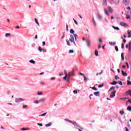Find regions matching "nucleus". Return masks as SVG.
<instances>
[{
	"label": "nucleus",
	"instance_id": "412c9836",
	"mask_svg": "<svg viewBox=\"0 0 131 131\" xmlns=\"http://www.w3.org/2000/svg\"><path fill=\"white\" fill-rule=\"evenodd\" d=\"M121 59L122 61H124V56L123 55V53H121Z\"/></svg>",
	"mask_w": 131,
	"mask_h": 131
},
{
	"label": "nucleus",
	"instance_id": "338daca9",
	"mask_svg": "<svg viewBox=\"0 0 131 131\" xmlns=\"http://www.w3.org/2000/svg\"><path fill=\"white\" fill-rule=\"evenodd\" d=\"M126 18H127V19H130V16L129 15H127Z\"/></svg>",
	"mask_w": 131,
	"mask_h": 131
},
{
	"label": "nucleus",
	"instance_id": "0eeeda50",
	"mask_svg": "<svg viewBox=\"0 0 131 131\" xmlns=\"http://www.w3.org/2000/svg\"><path fill=\"white\" fill-rule=\"evenodd\" d=\"M95 96H96V97H99L100 96V92H96L94 93Z\"/></svg>",
	"mask_w": 131,
	"mask_h": 131
},
{
	"label": "nucleus",
	"instance_id": "393cba45",
	"mask_svg": "<svg viewBox=\"0 0 131 131\" xmlns=\"http://www.w3.org/2000/svg\"><path fill=\"white\" fill-rule=\"evenodd\" d=\"M64 120L66 121H68V122H70V123H71V122H72V121H71L70 120H69L68 119H65Z\"/></svg>",
	"mask_w": 131,
	"mask_h": 131
},
{
	"label": "nucleus",
	"instance_id": "de8ad7c7",
	"mask_svg": "<svg viewBox=\"0 0 131 131\" xmlns=\"http://www.w3.org/2000/svg\"><path fill=\"white\" fill-rule=\"evenodd\" d=\"M98 17L99 18V19H100V20H101L102 19L101 16L99 14L98 15Z\"/></svg>",
	"mask_w": 131,
	"mask_h": 131
},
{
	"label": "nucleus",
	"instance_id": "f704fd0d",
	"mask_svg": "<svg viewBox=\"0 0 131 131\" xmlns=\"http://www.w3.org/2000/svg\"><path fill=\"white\" fill-rule=\"evenodd\" d=\"M128 38L131 37V31L128 32Z\"/></svg>",
	"mask_w": 131,
	"mask_h": 131
},
{
	"label": "nucleus",
	"instance_id": "4be33fe9",
	"mask_svg": "<svg viewBox=\"0 0 131 131\" xmlns=\"http://www.w3.org/2000/svg\"><path fill=\"white\" fill-rule=\"evenodd\" d=\"M109 43L111 45V46H115V45H116V42L113 43L112 42H109Z\"/></svg>",
	"mask_w": 131,
	"mask_h": 131
},
{
	"label": "nucleus",
	"instance_id": "ddd939ff",
	"mask_svg": "<svg viewBox=\"0 0 131 131\" xmlns=\"http://www.w3.org/2000/svg\"><path fill=\"white\" fill-rule=\"evenodd\" d=\"M71 123H72V124H73V125H75V126H77V123L76 122H71Z\"/></svg>",
	"mask_w": 131,
	"mask_h": 131
},
{
	"label": "nucleus",
	"instance_id": "e433bc0d",
	"mask_svg": "<svg viewBox=\"0 0 131 131\" xmlns=\"http://www.w3.org/2000/svg\"><path fill=\"white\" fill-rule=\"evenodd\" d=\"M93 23H94V25H95V26H96V21H95V18H93Z\"/></svg>",
	"mask_w": 131,
	"mask_h": 131
},
{
	"label": "nucleus",
	"instance_id": "f8f14e48",
	"mask_svg": "<svg viewBox=\"0 0 131 131\" xmlns=\"http://www.w3.org/2000/svg\"><path fill=\"white\" fill-rule=\"evenodd\" d=\"M69 73H71V76H74V71L72 70L71 72H69Z\"/></svg>",
	"mask_w": 131,
	"mask_h": 131
},
{
	"label": "nucleus",
	"instance_id": "c03bdc74",
	"mask_svg": "<svg viewBox=\"0 0 131 131\" xmlns=\"http://www.w3.org/2000/svg\"><path fill=\"white\" fill-rule=\"evenodd\" d=\"M34 103H35V104H38V103H39V101L35 100L34 101Z\"/></svg>",
	"mask_w": 131,
	"mask_h": 131
},
{
	"label": "nucleus",
	"instance_id": "7c9ffc66",
	"mask_svg": "<svg viewBox=\"0 0 131 131\" xmlns=\"http://www.w3.org/2000/svg\"><path fill=\"white\" fill-rule=\"evenodd\" d=\"M20 129H21V130H27L28 129H29V128H21Z\"/></svg>",
	"mask_w": 131,
	"mask_h": 131
},
{
	"label": "nucleus",
	"instance_id": "052dcab7",
	"mask_svg": "<svg viewBox=\"0 0 131 131\" xmlns=\"http://www.w3.org/2000/svg\"><path fill=\"white\" fill-rule=\"evenodd\" d=\"M126 65H127V68L128 69L129 68V66H128V63L126 62Z\"/></svg>",
	"mask_w": 131,
	"mask_h": 131
},
{
	"label": "nucleus",
	"instance_id": "5fc2aeb1",
	"mask_svg": "<svg viewBox=\"0 0 131 131\" xmlns=\"http://www.w3.org/2000/svg\"><path fill=\"white\" fill-rule=\"evenodd\" d=\"M74 37H75V40H76V37H77V35H76V34H74Z\"/></svg>",
	"mask_w": 131,
	"mask_h": 131
},
{
	"label": "nucleus",
	"instance_id": "f257e3e1",
	"mask_svg": "<svg viewBox=\"0 0 131 131\" xmlns=\"http://www.w3.org/2000/svg\"><path fill=\"white\" fill-rule=\"evenodd\" d=\"M71 38H70L69 40L71 41V42H73V43L75 45V46H76V44L75 43V41H74V37L72 35H70Z\"/></svg>",
	"mask_w": 131,
	"mask_h": 131
},
{
	"label": "nucleus",
	"instance_id": "49530a36",
	"mask_svg": "<svg viewBox=\"0 0 131 131\" xmlns=\"http://www.w3.org/2000/svg\"><path fill=\"white\" fill-rule=\"evenodd\" d=\"M37 94H38V95L39 96V95H42V92H38V93H37Z\"/></svg>",
	"mask_w": 131,
	"mask_h": 131
},
{
	"label": "nucleus",
	"instance_id": "6e6d98bb",
	"mask_svg": "<svg viewBox=\"0 0 131 131\" xmlns=\"http://www.w3.org/2000/svg\"><path fill=\"white\" fill-rule=\"evenodd\" d=\"M63 79L64 80H66L67 79V74L66 75L65 77H63Z\"/></svg>",
	"mask_w": 131,
	"mask_h": 131
},
{
	"label": "nucleus",
	"instance_id": "680f3d73",
	"mask_svg": "<svg viewBox=\"0 0 131 131\" xmlns=\"http://www.w3.org/2000/svg\"><path fill=\"white\" fill-rule=\"evenodd\" d=\"M99 42H103V40L101 38L99 39Z\"/></svg>",
	"mask_w": 131,
	"mask_h": 131
},
{
	"label": "nucleus",
	"instance_id": "774afa93",
	"mask_svg": "<svg viewBox=\"0 0 131 131\" xmlns=\"http://www.w3.org/2000/svg\"><path fill=\"white\" fill-rule=\"evenodd\" d=\"M127 10H130V7L128 6L126 8Z\"/></svg>",
	"mask_w": 131,
	"mask_h": 131
},
{
	"label": "nucleus",
	"instance_id": "5701e85b",
	"mask_svg": "<svg viewBox=\"0 0 131 131\" xmlns=\"http://www.w3.org/2000/svg\"><path fill=\"white\" fill-rule=\"evenodd\" d=\"M30 63H31L32 64H35V61L33 60H31L29 61Z\"/></svg>",
	"mask_w": 131,
	"mask_h": 131
},
{
	"label": "nucleus",
	"instance_id": "bb28decb",
	"mask_svg": "<svg viewBox=\"0 0 131 131\" xmlns=\"http://www.w3.org/2000/svg\"><path fill=\"white\" fill-rule=\"evenodd\" d=\"M70 32V33H72V34H73L74 33V30H73V29H71Z\"/></svg>",
	"mask_w": 131,
	"mask_h": 131
},
{
	"label": "nucleus",
	"instance_id": "7ed1b4c3",
	"mask_svg": "<svg viewBox=\"0 0 131 131\" xmlns=\"http://www.w3.org/2000/svg\"><path fill=\"white\" fill-rule=\"evenodd\" d=\"M116 94V91H113L110 94V98H114L115 94Z\"/></svg>",
	"mask_w": 131,
	"mask_h": 131
},
{
	"label": "nucleus",
	"instance_id": "dca6fc26",
	"mask_svg": "<svg viewBox=\"0 0 131 131\" xmlns=\"http://www.w3.org/2000/svg\"><path fill=\"white\" fill-rule=\"evenodd\" d=\"M118 83L117 82L114 81L113 82L111 83V84H112L113 85H115V84H117Z\"/></svg>",
	"mask_w": 131,
	"mask_h": 131
},
{
	"label": "nucleus",
	"instance_id": "a211bd4d",
	"mask_svg": "<svg viewBox=\"0 0 131 131\" xmlns=\"http://www.w3.org/2000/svg\"><path fill=\"white\" fill-rule=\"evenodd\" d=\"M34 20H35V23L37 24V25H38V26H39V23L37 21V19H36V18H35Z\"/></svg>",
	"mask_w": 131,
	"mask_h": 131
},
{
	"label": "nucleus",
	"instance_id": "20e7f679",
	"mask_svg": "<svg viewBox=\"0 0 131 131\" xmlns=\"http://www.w3.org/2000/svg\"><path fill=\"white\" fill-rule=\"evenodd\" d=\"M123 2L125 6H128L129 5V0H123Z\"/></svg>",
	"mask_w": 131,
	"mask_h": 131
},
{
	"label": "nucleus",
	"instance_id": "6e6552de",
	"mask_svg": "<svg viewBox=\"0 0 131 131\" xmlns=\"http://www.w3.org/2000/svg\"><path fill=\"white\" fill-rule=\"evenodd\" d=\"M87 46L90 48L91 47V41L90 40H88L87 41Z\"/></svg>",
	"mask_w": 131,
	"mask_h": 131
},
{
	"label": "nucleus",
	"instance_id": "f03ea898",
	"mask_svg": "<svg viewBox=\"0 0 131 131\" xmlns=\"http://www.w3.org/2000/svg\"><path fill=\"white\" fill-rule=\"evenodd\" d=\"M23 101H25V99L23 98H20L15 99L16 103H20V102H22Z\"/></svg>",
	"mask_w": 131,
	"mask_h": 131
},
{
	"label": "nucleus",
	"instance_id": "a19ab883",
	"mask_svg": "<svg viewBox=\"0 0 131 131\" xmlns=\"http://www.w3.org/2000/svg\"><path fill=\"white\" fill-rule=\"evenodd\" d=\"M103 2L104 5H107V1L103 0Z\"/></svg>",
	"mask_w": 131,
	"mask_h": 131
},
{
	"label": "nucleus",
	"instance_id": "603ef678",
	"mask_svg": "<svg viewBox=\"0 0 131 131\" xmlns=\"http://www.w3.org/2000/svg\"><path fill=\"white\" fill-rule=\"evenodd\" d=\"M115 79L117 80V79H119V77L117 76H115Z\"/></svg>",
	"mask_w": 131,
	"mask_h": 131
},
{
	"label": "nucleus",
	"instance_id": "ea45409f",
	"mask_svg": "<svg viewBox=\"0 0 131 131\" xmlns=\"http://www.w3.org/2000/svg\"><path fill=\"white\" fill-rule=\"evenodd\" d=\"M42 51L43 53H47V49H42Z\"/></svg>",
	"mask_w": 131,
	"mask_h": 131
},
{
	"label": "nucleus",
	"instance_id": "c9c22d12",
	"mask_svg": "<svg viewBox=\"0 0 131 131\" xmlns=\"http://www.w3.org/2000/svg\"><path fill=\"white\" fill-rule=\"evenodd\" d=\"M38 51H39V52H41V51H42V49H41V47H39L38 48Z\"/></svg>",
	"mask_w": 131,
	"mask_h": 131
},
{
	"label": "nucleus",
	"instance_id": "c756f323",
	"mask_svg": "<svg viewBox=\"0 0 131 131\" xmlns=\"http://www.w3.org/2000/svg\"><path fill=\"white\" fill-rule=\"evenodd\" d=\"M104 12L106 15H109V13H108V11L106 9H104Z\"/></svg>",
	"mask_w": 131,
	"mask_h": 131
},
{
	"label": "nucleus",
	"instance_id": "09e8293b",
	"mask_svg": "<svg viewBox=\"0 0 131 131\" xmlns=\"http://www.w3.org/2000/svg\"><path fill=\"white\" fill-rule=\"evenodd\" d=\"M102 86H104V84H100L98 85V88H102Z\"/></svg>",
	"mask_w": 131,
	"mask_h": 131
},
{
	"label": "nucleus",
	"instance_id": "4c0bfd02",
	"mask_svg": "<svg viewBox=\"0 0 131 131\" xmlns=\"http://www.w3.org/2000/svg\"><path fill=\"white\" fill-rule=\"evenodd\" d=\"M66 42H67L68 46H70V42H69V41L68 40H66Z\"/></svg>",
	"mask_w": 131,
	"mask_h": 131
},
{
	"label": "nucleus",
	"instance_id": "f3484780",
	"mask_svg": "<svg viewBox=\"0 0 131 131\" xmlns=\"http://www.w3.org/2000/svg\"><path fill=\"white\" fill-rule=\"evenodd\" d=\"M112 27H113V28L115 29L116 30H119V28H118L117 27L113 26Z\"/></svg>",
	"mask_w": 131,
	"mask_h": 131
},
{
	"label": "nucleus",
	"instance_id": "cd10ccee",
	"mask_svg": "<svg viewBox=\"0 0 131 131\" xmlns=\"http://www.w3.org/2000/svg\"><path fill=\"white\" fill-rule=\"evenodd\" d=\"M127 85H130L131 82L130 81H129V80H127Z\"/></svg>",
	"mask_w": 131,
	"mask_h": 131
},
{
	"label": "nucleus",
	"instance_id": "c85d7f7f",
	"mask_svg": "<svg viewBox=\"0 0 131 131\" xmlns=\"http://www.w3.org/2000/svg\"><path fill=\"white\" fill-rule=\"evenodd\" d=\"M47 115V113H45L43 114L39 115V116H46Z\"/></svg>",
	"mask_w": 131,
	"mask_h": 131
},
{
	"label": "nucleus",
	"instance_id": "9d476101",
	"mask_svg": "<svg viewBox=\"0 0 131 131\" xmlns=\"http://www.w3.org/2000/svg\"><path fill=\"white\" fill-rule=\"evenodd\" d=\"M95 54L96 57L99 56V52H98V50H95Z\"/></svg>",
	"mask_w": 131,
	"mask_h": 131
},
{
	"label": "nucleus",
	"instance_id": "e2e57ef3",
	"mask_svg": "<svg viewBox=\"0 0 131 131\" xmlns=\"http://www.w3.org/2000/svg\"><path fill=\"white\" fill-rule=\"evenodd\" d=\"M66 30L67 31H68V25H66Z\"/></svg>",
	"mask_w": 131,
	"mask_h": 131
},
{
	"label": "nucleus",
	"instance_id": "423d86ee",
	"mask_svg": "<svg viewBox=\"0 0 131 131\" xmlns=\"http://www.w3.org/2000/svg\"><path fill=\"white\" fill-rule=\"evenodd\" d=\"M115 5H118L119 4V0H112Z\"/></svg>",
	"mask_w": 131,
	"mask_h": 131
},
{
	"label": "nucleus",
	"instance_id": "a878e982",
	"mask_svg": "<svg viewBox=\"0 0 131 131\" xmlns=\"http://www.w3.org/2000/svg\"><path fill=\"white\" fill-rule=\"evenodd\" d=\"M120 114H121V115H123V114H124V111H120Z\"/></svg>",
	"mask_w": 131,
	"mask_h": 131
},
{
	"label": "nucleus",
	"instance_id": "864d4df0",
	"mask_svg": "<svg viewBox=\"0 0 131 131\" xmlns=\"http://www.w3.org/2000/svg\"><path fill=\"white\" fill-rule=\"evenodd\" d=\"M37 125H38L39 126H42V124H41V123H37Z\"/></svg>",
	"mask_w": 131,
	"mask_h": 131
},
{
	"label": "nucleus",
	"instance_id": "2eb2a0df",
	"mask_svg": "<svg viewBox=\"0 0 131 131\" xmlns=\"http://www.w3.org/2000/svg\"><path fill=\"white\" fill-rule=\"evenodd\" d=\"M52 125V123H49L45 125L46 127H49V126H51Z\"/></svg>",
	"mask_w": 131,
	"mask_h": 131
},
{
	"label": "nucleus",
	"instance_id": "bf43d9fd",
	"mask_svg": "<svg viewBox=\"0 0 131 131\" xmlns=\"http://www.w3.org/2000/svg\"><path fill=\"white\" fill-rule=\"evenodd\" d=\"M73 93L75 94H77V90H74L73 91Z\"/></svg>",
	"mask_w": 131,
	"mask_h": 131
},
{
	"label": "nucleus",
	"instance_id": "2f4dec72",
	"mask_svg": "<svg viewBox=\"0 0 131 131\" xmlns=\"http://www.w3.org/2000/svg\"><path fill=\"white\" fill-rule=\"evenodd\" d=\"M127 110H128V111H131V106H128L127 108Z\"/></svg>",
	"mask_w": 131,
	"mask_h": 131
},
{
	"label": "nucleus",
	"instance_id": "8fccbe9b",
	"mask_svg": "<svg viewBox=\"0 0 131 131\" xmlns=\"http://www.w3.org/2000/svg\"><path fill=\"white\" fill-rule=\"evenodd\" d=\"M73 20H74V22H75V24H76L77 25V24H78L77 21L74 18H73Z\"/></svg>",
	"mask_w": 131,
	"mask_h": 131
},
{
	"label": "nucleus",
	"instance_id": "69168bd1",
	"mask_svg": "<svg viewBox=\"0 0 131 131\" xmlns=\"http://www.w3.org/2000/svg\"><path fill=\"white\" fill-rule=\"evenodd\" d=\"M43 74H45L44 72H42L39 74V75H43Z\"/></svg>",
	"mask_w": 131,
	"mask_h": 131
},
{
	"label": "nucleus",
	"instance_id": "b1692460",
	"mask_svg": "<svg viewBox=\"0 0 131 131\" xmlns=\"http://www.w3.org/2000/svg\"><path fill=\"white\" fill-rule=\"evenodd\" d=\"M74 53V51L72 50H70L69 51V54H73Z\"/></svg>",
	"mask_w": 131,
	"mask_h": 131
},
{
	"label": "nucleus",
	"instance_id": "473e14b6",
	"mask_svg": "<svg viewBox=\"0 0 131 131\" xmlns=\"http://www.w3.org/2000/svg\"><path fill=\"white\" fill-rule=\"evenodd\" d=\"M117 82L120 85H122V82L121 81H118Z\"/></svg>",
	"mask_w": 131,
	"mask_h": 131
},
{
	"label": "nucleus",
	"instance_id": "4468645a",
	"mask_svg": "<svg viewBox=\"0 0 131 131\" xmlns=\"http://www.w3.org/2000/svg\"><path fill=\"white\" fill-rule=\"evenodd\" d=\"M108 10L110 13H113V9L110 7H108Z\"/></svg>",
	"mask_w": 131,
	"mask_h": 131
},
{
	"label": "nucleus",
	"instance_id": "13d9d810",
	"mask_svg": "<svg viewBox=\"0 0 131 131\" xmlns=\"http://www.w3.org/2000/svg\"><path fill=\"white\" fill-rule=\"evenodd\" d=\"M115 50H116V52H118V47L117 46L115 47Z\"/></svg>",
	"mask_w": 131,
	"mask_h": 131
},
{
	"label": "nucleus",
	"instance_id": "a18cd8bd",
	"mask_svg": "<svg viewBox=\"0 0 131 131\" xmlns=\"http://www.w3.org/2000/svg\"><path fill=\"white\" fill-rule=\"evenodd\" d=\"M103 72V71H102L100 73H98L96 74L97 76H98V75H100V74H102V73Z\"/></svg>",
	"mask_w": 131,
	"mask_h": 131
},
{
	"label": "nucleus",
	"instance_id": "0e129e2a",
	"mask_svg": "<svg viewBox=\"0 0 131 131\" xmlns=\"http://www.w3.org/2000/svg\"><path fill=\"white\" fill-rule=\"evenodd\" d=\"M42 46H46V42L45 41L42 42Z\"/></svg>",
	"mask_w": 131,
	"mask_h": 131
},
{
	"label": "nucleus",
	"instance_id": "3c124183",
	"mask_svg": "<svg viewBox=\"0 0 131 131\" xmlns=\"http://www.w3.org/2000/svg\"><path fill=\"white\" fill-rule=\"evenodd\" d=\"M84 81H88V79L86 78L85 76H84Z\"/></svg>",
	"mask_w": 131,
	"mask_h": 131
},
{
	"label": "nucleus",
	"instance_id": "9b49d317",
	"mask_svg": "<svg viewBox=\"0 0 131 131\" xmlns=\"http://www.w3.org/2000/svg\"><path fill=\"white\" fill-rule=\"evenodd\" d=\"M71 76V73H69L67 75V78H68V79H69Z\"/></svg>",
	"mask_w": 131,
	"mask_h": 131
},
{
	"label": "nucleus",
	"instance_id": "58836bf2",
	"mask_svg": "<svg viewBox=\"0 0 131 131\" xmlns=\"http://www.w3.org/2000/svg\"><path fill=\"white\" fill-rule=\"evenodd\" d=\"M10 35H11V34L7 33L5 34V36L7 37V36H10Z\"/></svg>",
	"mask_w": 131,
	"mask_h": 131
},
{
	"label": "nucleus",
	"instance_id": "39448f33",
	"mask_svg": "<svg viewBox=\"0 0 131 131\" xmlns=\"http://www.w3.org/2000/svg\"><path fill=\"white\" fill-rule=\"evenodd\" d=\"M120 25H121V26H124V27L128 26L127 24L124 22H121L120 23Z\"/></svg>",
	"mask_w": 131,
	"mask_h": 131
},
{
	"label": "nucleus",
	"instance_id": "6ab92c4d",
	"mask_svg": "<svg viewBox=\"0 0 131 131\" xmlns=\"http://www.w3.org/2000/svg\"><path fill=\"white\" fill-rule=\"evenodd\" d=\"M90 89H92V90H94V91H98V89H97L96 87H90Z\"/></svg>",
	"mask_w": 131,
	"mask_h": 131
},
{
	"label": "nucleus",
	"instance_id": "37998d69",
	"mask_svg": "<svg viewBox=\"0 0 131 131\" xmlns=\"http://www.w3.org/2000/svg\"><path fill=\"white\" fill-rule=\"evenodd\" d=\"M121 48H122V49H124V43H122Z\"/></svg>",
	"mask_w": 131,
	"mask_h": 131
},
{
	"label": "nucleus",
	"instance_id": "79ce46f5",
	"mask_svg": "<svg viewBox=\"0 0 131 131\" xmlns=\"http://www.w3.org/2000/svg\"><path fill=\"white\" fill-rule=\"evenodd\" d=\"M127 94H128V95H131V90L127 91Z\"/></svg>",
	"mask_w": 131,
	"mask_h": 131
},
{
	"label": "nucleus",
	"instance_id": "aec40b11",
	"mask_svg": "<svg viewBox=\"0 0 131 131\" xmlns=\"http://www.w3.org/2000/svg\"><path fill=\"white\" fill-rule=\"evenodd\" d=\"M46 101V99L45 98H42L39 101V103H40L41 102H45Z\"/></svg>",
	"mask_w": 131,
	"mask_h": 131
},
{
	"label": "nucleus",
	"instance_id": "4d7b16f0",
	"mask_svg": "<svg viewBox=\"0 0 131 131\" xmlns=\"http://www.w3.org/2000/svg\"><path fill=\"white\" fill-rule=\"evenodd\" d=\"M27 107V105H24L23 106V109L26 108Z\"/></svg>",
	"mask_w": 131,
	"mask_h": 131
},
{
	"label": "nucleus",
	"instance_id": "72a5a7b5",
	"mask_svg": "<svg viewBox=\"0 0 131 131\" xmlns=\"http://www.w3.org/2000/svg\"><path fill=\"white\" fill-rule=\"evenodd\" d=\"M113 90H115V87L114 86H112L110 89V91H112Z\"/></svg>",
	"mask_w": 131,
	"mask_h": 131
},
{
	"label": "nucleus",
	"instance_id": "1a4fd4ad",
	"mask_svg": "<svg viewBox=\"0 0 131 131\" xmlns=\"http://www.w3.org/2000/svg\"><path fill=\"white\" fill-rule=\"evenodd\" d=\"M122 75H123V76H127V74L126 73H124V71H122Z\"/></svg>",
	"mask_w": 131,
	"mask_h": 131
}]
</instances>
